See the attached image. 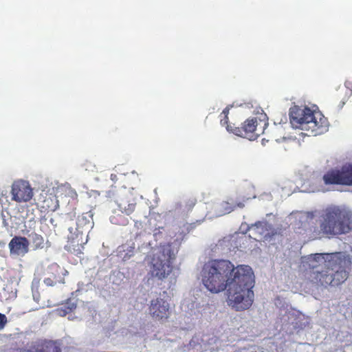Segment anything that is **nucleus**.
<instances>
[{"mask_svg":"<svg viewBox=\"0 0 352 352\" xmlns=\"http://www.w3.org/2000/svg\"><path fill=\"white\" fill-rule=\"evenodd\" d=\"M230 111V108L226 107L222 111L220 115V123L221 126H226L227 131L228 132H231L234 133L235 126H232L228 124V114Z\"/></svg>","mask_w":352,"mask_h":352,"instance_id":"18","label":"nucleus"},{"mask_svg":"<svg viewBox=\"0 0 352 352\" xmlns=\"http://www.w3.org/2000/svg\"><path fill=\"white\" fill-rule=\"evenodd\" d=\"M326 185L340 184L352 186V164L344 165L341 169H332L323 176Z\"/></svg>","mask_w":352,"mask_h":352,"instance_id":"6","label":"nucleus"},{"mask_svg":"<svg viewBox=\"0 0 352 352\" xmlns=\"http://www.w3.org/2000/svg\"><path fill=\"white\" fill-rule=\"evenodd\" d=\"M307 262L313 269L318 267L315 262L324 263L331 270L332 286L344 283L348 278L351 261L349 255L343 252L316 253L307 256Z\"/></svg>","mask_w":352,"mask_h":352,"instance_id":"2","label":"nucleus"},{"mask_svg":"<svg viewBox=\"0 0 352 352\" xmlns=\"http://www.w3.org/2000/svg\"><path fill=\"white\" fill-rule=\"evenodd\" d=\"M118 206L119 208V212L129 216L134 212L135 208V204L130 203L126 199H121L118 202Z\"/></svg>","mask_w":352,"mask_h":352,"instance_id":"16","label":"nucleus"},{"mask_svg":"<svg viewBox=\"0 0 352 352\" xmlns=\"http://www.w3.org/2000/svg\"><path fill=\"white\" fill-rule=\"evenodd\" d=\"M22 352H32L30 350H23Z\"/></svg>","mask_w":352,"mask_h":352,"instance_id":"27","label":"nucleus"},{"mask_svg":"<svg viewBox=\"0 0 352 352\" xmlns=\"http://www.w3.org/2000/svg\"><path fill=\"white\" fill-rule=\"evenodd\" d=\"M289 116L293 127L309 132V135H319L328 130L327 118L307 107L294 106L290 108Z\"/></svg>","mask_w":352,"mask_h":352,"instance_id":"3","label":"nucleus"},{"mask_svg":"<svg viewBox=\"0 0 352 352\" xmlns=\"http://www.w3.org/2000/svg\"><path fill=\"white\" fill-rule=\"evenodd\" d=\"M126 214L120 212H114L110 217L111 223L118 226H126L129 223V219L125 217Z\"/></svg>","mask_w":352,"mask_h":352,"instance_id":"17","label":"nucleus"},{"mask_svg":"<svg viewBox=\"0 0 352 352\" xmlns=\"http://www.w3.org/2000/svg\"><path fill=\"white\" fill-rule=\"evenodd\" d=\"M257 123L256 118L247 119L241 127L234 128V134L250 140H255L258 136L256 133Z\"/></svg>","mask_w":352,"mask_h":352,"instance_id":"11","label":"nucleus"},{"mask_svg":"<svg viewBox=\"0 0 352 352\" xmlns=\"http://www.w3.org/2000/svg\"><path fill=\"white\" fill-rule=\"evenodd\" d=\"M44 204L43 207L50 211L56 210L58 206V201L52 196H50L44 200Z\"/></svg>","mask_w":352,"mask_h":352,"instance_id":"19","label":"nucleus"},{"mask_svg":"<svg viewBox=\"0 0 352 352\" xmlns=\"http://www.w3.org/2000/svg\"><path fill=\"white\" fill-rule=\"evenodd\" d=\"M319 221L320 232L329 239L348 233L351 230L349 214L338 206H331L324 209Z\"/></svg>","mask_w":352,"mask_h":352,"instance_id":"4","label":"nucleus"},{"mask_svg":"<svg viewBox=\"0 0 352 352\" xmlns=\"http://www.w3.org/2000/svg\"><path fill=\"white\" fill-rule=\"evenodd\" d=\"M43 282L44 283L47 285V286H54L55 285H56L57 283H64V279H53L52 277L50 276H48L47 278H45V279L43 280Z\"/></svg>","mask_w":352,"mask_h":352,"instance_id":"21","label":"nucleus"},{"mask_svg":"<svg viewBox=\"0 0 352 352\" xmlns=\"http://www.w3.org/2000/svg\"><path fill=\"white\" fill-rule=\"evenodd\" d=\"M201 275L204 285L212 293L228 287L227 302L235 311L247 310L252 305L254 276L250 266L234 267L228 260H211L204 265Z\"/></svg>","mask_w":352,"mask_h":352,"instance_id":"1","label":"nucleus"},{"mask_svg":"<svg viewBox=\"0 0 352 352\" xmlns=\"http://www.w3.org/2000/svg\"><path fill=\"white\" fill-rule=\"evenodd\" d=\"M36 352H62L58 343L53 340H45Z\"/></svg>","mask_w":352,"mask_h":352,"instance_id":"15","label":"nucleus"},{"mask_svg":"<svg viewBox=\"0 0 352 352\" xmlns=\"http://www.w3.org/2000/svg\"><path fill=\"white\" fill-rule=\"evenodd\" d=\"M30 241L25 236H14L8 243L11 256H24L28 253Z\"/></svg>","mask_w":352,"mask_h":352,"instance_id":"10","label":"nucleus"},{"mask_svg":"<svg viewBox=\"0 0 352 352\" xmlns=\"http://www.w3.org/2000/svg\"><path fill=\"white\" fill-rule=\"evenodd\" d=\"M197 203V200L195 198H190L185 201L184 207L187 211L191 210L193 207L195 206Z\"/></svg>","mask_w":352,"mask_h":352,"instance_id":"22","label":"nucleus"},{"mask_svg":"<svg viewBox=\"0 0 352 352\" xmlns=\"http://www.w3.org/2000/svg\"><path fill=\"white\" fill-rule=\"evenodd\" d=\"M28 236L30 238V244L31 243L33 250H42L45 247V241L41 234L32 232L28 234Z\"/></svg>","mask_w":352,"mask_h":352,"instance_id":"13","label":"nucleus"},{"mask_svg":"<svg viewBox=\"0 0 352 352\" xmlns=\"http://www.w3.org/2000/svg\"><path fill=\"white\" fill-rule=\"evenodd\" d=\"M7 323V317L6 316L5 314L0 313V331L5 327Z\"/></svg>","mask_w":352,"mask_h":352,"instance_id":"23","label":"nucleus"},{"mask_svg":"<svg viewBox=\"0 0 352 352\" xmlns=\"http://www.w3.org/2000/svg\"><path fill=\"white\" fill-rule=\"evenodd\" d=\"M33 189L28 182L19 179L13 182L11 188L12 200L17 203L28 202L33 197Z\"/></svg>","mask_w":352,"mask_h":352,"instance_id":"8","label":"nucleus"},{"mask_svg":"<svg viewBox=\"0 0 352 352\" xmlns=\"http://www.w3.org/2000/svg\"><path fill=\"white\" fill-rule=\"evenodd\" d=\"M149 314L155 321L164 322L170 316V305L163 298H157L151 300Z\"/></svg>","mask_w":352,"mask_h":352,"instance_id":"9","label":"nucleus"},{"mask_svg":"<svg viewBox=\"0 0 352 352\" xmlns=\"http://www.w3.org/2000/svg\"><path fill=\"white\" fill-rule=\"evenodd\" d=\"M77 251H78L77 254H78V253H79V254L82 253V250H81V249H80V248H78V249L77 250Z\"/></svg>","mask_w":352,"mask_h":352,"instance_id":"26","label":"nucleus"},{"mask_svg":"<svg viewBox=\"0 0 352 352\" xmlns=\"http://www.w3.org/2000/svg\"><path fill=\"white\" fill-rule=\"evenodd\" d=\"M263 226H264V223L263 222L258 221L253 226L258 228L260 227H263Z\"/></svg>","mask_w":352,"mask_h":352,"instance_id":"24","label":"nucleus"},{"mask_svg":"<svg viewBox=\"0 0 352 352\" xmlns=\"http://www.w3.org/2000/svg\"><path fill=\"white\" fill-rule=\"evenodd\" d=\"M305 263L308 265L309 269L311 270L309 275V279L311 282L317 285L324 287L331 285L333 279H331L330 268L324 265V263L315 262L314 263L318 265V267L313 269L307 262V257Z\"/></svg>","mask_w":352,"mask_h":352,"instance_id":"7","label":"nucleus"},{"mask_svg":"<svg viewBox=\"0 0 352 352\" xmlns=\"http://www.w3.org/2000/svg\"><path fill=\"white\" fill-rule=\"evenodd\" d=\"M67 272L61 268L58 264L53 263L48 267L47 273L49 276L52 277L54 280L56 279H64Z\"/></svg>","mask_w":352,"mask_h":352,"instance_id":"14","label":"nucleus"},{"mask_svg":"<svg viewBox=\"0 0 352 352\" xmlns=\"http://www.w3.org/2000/svg\"><path fill=\"white\" fill-rule=\"evenodd\" d=\"M76 305L75 304H72L71 307H69L70 311H72L73 309H75Z\"/></svg>","mask_w":352,"mask_h":352,"instance_id":"25","label":"nucleus"},{"mask_svg":"<svg viewBox=\"0 0 352 352\" xmlns=\"http://www.w3.org/2000/svg\"><path fill=\"white\" fill-rule=\"evenodd\" d=\"M219 212L222 214L230 213L236 208H242L244 204L241 201H236L230 198L228 201H222L219 205Z\"/></svg>","mask_w":352,"mask_h":352,"instance_id":"12","label":"nucleus"},{"mask_svg":"<svg viewBox=\"0 0 352 352\" xmlns=\"http://www.w3.org/2000/svg\"><path fill=\"white\" fill-rule=\"evenodd\" d=\"M148 258L151 276L162 280L173 272L176 254L171 244L166 243L161 245Z\"/></svg>","mask_w":352,"mask_h":352,"instance_id":"5","label":"nucleus"},{"mask_svg":"<svg viewBox=\"0 0 352 352\" xmlns=\"http://www.w3.org/2000/svg\"><path fill=\"white\" fill-rule=\"evenodd\" d=\"M74 195H75L76 197H77V194H76V192H74Z\"/></svg>","mask_w":352,"mask_h":352,"instance_id":"28","label":"nucleus"},{"mask_svg":"<svg viewBox=\"0 0 352 352\" xmlns=\"http://www.w3.org/2000/svg\"><path fill=\"white\" fill-rule=\"evenodd\" d=\"M89 217H87L85 215H82L81 217H78L77 221V225L78 227H84L86 226H90L92 222H91L89 219Z\"/></svg>","mask_w":352,"mask_h":352,"instance_id":"20","label":"nucleus"}]
</instances>
